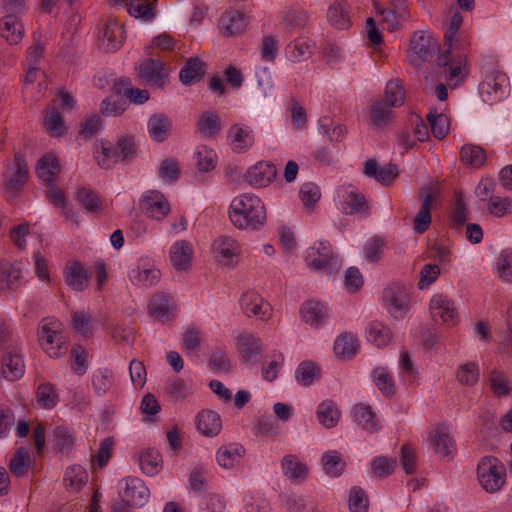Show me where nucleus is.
Returning <instances> with one entry per match:
<instances>
[{
	"instance_id": "nucleus-16",
	"label": "nucleus",
	"mask_w": 512,
	"mask_h": 512,
	"mask_svg": "<svg viewBox=\"0 0 512 512\" xmlns=\"http://www.w3.org/2000/svg\"><path fill=\"white\" fill-rule=\"evenodd\" d=\"M364 173L366 176L374 178L384 186L391 185L399 174L396 164L389 163L383 167H378V163L375 159H369L365 162Z\"/></svg>"
},
{
	"instance_id": "nucleus-22",
	"label": "nucleus",
	"mask_w": 512,
	"mask_h": 512,
	"mask_svg": "<svg viewBox=\"0 0 512 512\" xmlns=\"http://www.w3.org/2000/svg\"><path fill=\"white\" fill-rule=\"evenodd\" d=\"M193 249L189 242L185 240L174 243L170 250V260L172 266L177 271H185L191 265Z\"/></svg>"
},
{
	"instance_id": "nucleus-32",
	"label": "nucleus",
	"mask_w": 512,
	"mask_h": 512,
	"mask_svg": "<svg viewBox=\"0 0 512 512\" xmlns=\"http://www.w3.org/2000/svg\"><path fill=\"white\" fill-rule=\"evenodd\" d=\"M282 470L285 476L295 482H302L307 477L308 468L297 456L288 454L283 457Z\"/></svg>"
},
{
	"instance_id": "nucleus-63",
	"label": "nucleus",
	"mask_w": 512,
	"mask_h": 512,
	"mask_svg": "<svg viewBox=\"0 0 512 512\" xmlns=\"http://www.w3.org/2000/svg\"><path fill=\"white\" fill-rule=\"evenodd\" d=\"M165 390L175 400H183L192 393L190 387L179 377L169 379Z\"/></svg>"
},
{
	"instance_id": "nucleus-34",
	"label": "nucleus",
	"mask_w": 512,
	"mask_h": 512,
	"mask_svg": "<svg viewBox=\"0 0 512 512\" xmlns=\"http://www.w3.org/2000/svg\"><path fill=\"white\" fill-rule=\"evenodd\" d=\"M94 158L102 169H112L116 163L120 162L118 151L115 145L101 141L100 148L98 145L94 151Z\"/></svg>"
},
{
	"instance_id": "nucleus-21",
	"label": "nucleus",
	"mask_w": 512,
	"mask_h": 512,
	"mask_svg": "<svg viewBox=\"0 0 512 512\" xmlns=\"http://www.w3.org/2000/svg\"><path fill=\"white\" fill-rule=\"evenodd\" d=\"M148 310L149 314L157 320H170V315L174 311L173 299L168 294L157 293L151 298Z\"/></svg>"
},
{
	"instance_id": "nucleus-46",
	"label": "nucleus",
	"mask_w": 512,
	"mask_h": 512,
	"mask_svg": "<svg viewBox=\"0 0 512 512\" xmlns=\"http://www.w3.org/2000/svg\"><path fill=\"white\" fill-rule=\"evenodd\" d=\"M390 328L378 321L369 324L367 339L377 347L387 346L391 340Z\"/></svg>"
},
{
	"instance_id": "nucleus-61",
	"label": "nucleus",
	"mask_w": 512,
	"mask_h": 512,
	"mask_svg": "<svg viewBox=\"0 0 512 512\" xmlns=\"http://www.w3.org/2000/svg\"><path fill=\"white\" fill-rule=\"evenodd\" d=\"M348 504L351 512H367L369 499L366 492L360 487H353L349 492Z\"/></svg>"
},
{
	"instance_id": "nucleus-43",
	"label": "nucleus",
	"mask_w": 512,
	"mask_h": 512,
	"mask_svg": "<svg viewBox=\"0 0 512 512\" xmlns=\"http://www.w3.org/2000/svg\"><path fill=\"white\" fill-rule=\"evenodd\" d=\"M128 13L135 18L150 21L155 17V6L149 0H124Z\"/></svg>"
},
{
	"instance_id": "nucleus-30",
	"label": "nucleus",
	"mask_w": 512,
	"mask_h": 512,
	"mask_svg": "<svg viewBox=\"0 0 512 512\" xmlns=\"http://www.w3.org/2000/svg\"><path fill=\"white\" fill-rule=\"evenodd\" d=\"M303 321L313 327H319L327 318V308L320 302L307 301L300 310Z\"/></svg>"
},
{
	"instance_id": "nucleus-45",
	"label": "nucleus",
	"mask_w": 512,
	"mask_h": 512,
	"mask_svg": "<svg viewBox=\"0 0 512 512\" xmlns=\"http://www.w3.org/2000/svg\"><path fill=\"white\" fill-rule=\"evenodd\" d=\"M380 100L389 106H402L405 101V90L400 80L393 79L388 81L385 87L384 98Z\"/></svg>"
},
{
	"instance_id": "nucleus-24",
	"label": "nucleus",
	"mask_w": 512,
	"mask_h": 512,
	"mask_svg": "<svg viewBox=\"0 0 512 512\" xmlns=\"http://www.w3.org/2000/svg\"><path fill=\"white\" fill-rule=\"evenodd\" d=\"M223 35L232 36L243 32L247 26V19L244 14L237 10L227 11L219 20Z\"/></svg>"
},
{
	"instance_id": "nucleus-14",
	"label": "nucleus",
	"mask_w": 512,
	"mask_h": 512,
	"mask_svg": "<svg viewBox=\"0 0 512 512\" xmlns=\"http://www.w3.org/2000/svg\"><path fill=\"white\" fill-rule=\"evenodd\" d=\"M430 312L433 319L439 317L449 325H455L458 321L454 303L443 294H435L431 298Z\"/></svg>"
},
{
	"instance_id": "nucleus-51",
	"label": "nucleus",
	"mask_w": 512,
	"mask_h": 512,
	"mask_svg": "<svg viewBox=\"0 0 512 512\" xmlns=\"http://www.w3.org/2000/svg\"><path fill=\"white\" fill-rule=\"evenodd\" d=\"M76 200L79 206L87 212H98L102 202L98 194L88 188H80L76 193Z\"/></svg>"
},
{
	"instance_id": "nucleus-20",
	"label": "nucleus",
	"mask_w": 512,
	"mask_h": 512,
	"mask_svg": "<svg viewBox=\"0 0 512 512\" xmlns=\"http://www.w3.org/2000/svg\"><path fill=\"white\" fill-rule=\"evenodd\" d=\"M60 163L58 158L48 153L42 156L36 164V175L47 184L54 183L60 173Z\"/></svg>"
},
{
	"instance_id": "nucleus-40",
	"label": "nucleus",
	"mask_w": 512,
	"mask_h": 512,
	"mask_svg": "<svg viewBox=\"0 0 512 512\" xmlns=\"http://www.w3.org/2000/svg\"><path fill=\"white\" fill-rule=\"evenodd\" d=\"M460 160L473 168H480L486 161V152L478 145L465 144L460 150Z\"/></svg>"
},
{
	"instance_id": "nucleus-12",
	"label": "nucleus",
	"mask_w": 512,
	"mask_h": 512,
	"mask_svg": "<svg viewBox=\"0 0 512 512\" xmlns=\"http://www.w3.org/2000/svg\"><path fill=\"white\" fill-rule=\"evenodd\" d=\"M125 39V31L116 19L108 18L104 24L101 35L100 45L106 52L118 50Z\"/></svg>"
},
{
	"instance_id": "nucleus-8",
	"label": "nucleus",
	"mask_w": 512,
	"mask_h": 512,
	"mask_svg": "<svg viewBox=\"0 0 512 512\" xmlns=\"http://www.w3.org/2000/svg\"><path fill=\"white\" fill-rule=\"evenodd\" d=\"M419 196L421 199V207L417 212L413 220V229L416 233L422 234L430 227L431 218V206L435 199V194L432 187L423 186L419 190Z\"/></svg>"
},
{
	"instance_id": "nucleus-41",
	"label": "nucleus",
	"mask_w": 512,
	"mask_h": 512,
	"mask_svg": "<svg viewBox=\"0 0 512 512\" xmlns=\"http://www.w3.org/2000/svg\"><path fill=\"white\" fill-rule=\"evenodd\" d=\"M115 147L118 151L120 162L129 164L138 154V146L133 135H123L116 141Z\"/></svg>"
},
{
	"instance_id": "nucleus-59",
	"label": "nucleus",
	"mask_w": 512,
	"mask_h": 512,
	"mask_svg": "<svg viewBox=\"0 0 512 512\" xmlns=\"http://www.w3.org/2000/svg\"><path fill=\"white\" fill-rule=\"evenodd\" d=\"M29 464V453L25 448L21 447L16 450L13 458L10 460L9 469L13 475L22 477L28 471Z\"/></svg>"
},
{
	"instance_id": "nucleus-5",
	"label": "nucleus",
	"mask_w": 512,
	"mask_h": 512,
	"mask_svg": "<svg viewBox=\"0 0 512 512\" xmlns=\"http://www.w3.org/2000/svg\"><path fill=\"white\" fill-rule=\"evenodd\" d=\"M383 302L394 318L403 316L410 307V296L405 284L391 283L383 292Z\"/></svg>"
},
{
	"instance_id": "nucleus-48",
	"label": "nucleus",
	"mask_w": 512,
	"mask_h": 512,
	"mask_svg": "<svg viewBox=\"0 0 512 512\" xmlns=\"http://www.w3.org/2000/svg\"><path fill=\"white\" fill-rule=\"evenodd\" d=\"M384 101L376 100L372 103L370 108V120L373 125L383 127L390 123L392 119V108Z\"/></svg>"
},
{
	"instance_id": "nucleus-4",
	"label": "nucleus",
	"mask_w": 512,
	"mask_h": 512,
	"mask_svg": "<svg viewBox=\"0 0 512 512\" xmlns=\"http://www.w3.org/2000/svg\"><path fill=\"white\" fill-rule=\"evenodd\" d=\"M438 49L437 40L426 31H416L410 38L409 58L413 65L419 66L431 59Z\"/></svg>"
},
{
	"instance_id": "nucleus-37",
	"label": "nucleus",
	"mask_w": 512,
	"mask_h": 512,
	"mask_svg": "<svg viewBox=\"0 0 512 512\" xmlns=\"http://www.w3.org/2000/svg\"><path fill=\"white\" fill-rule=\"evenodd\" d=\"M354 418L357 424L368 432L372 433L380 429V424L368 405L357 404L354 407Z\"/></svg>"
},
{
	"instance_id": "nucleus-33",
	"label": "nucleus",
	"mask_w": 512,
	"mask_h": 512,
	"mask_svg": "<svg viewBox=\"0 0 512 512\" xmlns=\"http://www.w3.org/2000/svg\"><path fill=\"white\" fill-rule=\"evenodd\" d=\"M359 348L357 338L349 332L341 333L335 340L334 351L338 358L351 359Z\"/></svg>"
},
{
	"instance_id": "nucleus-54",
	"label": "nucleus",
	"mask_w": 512,
	"mask_h": 512,
	"mask_svg": "<svg viewBox=\"0 0 512 512\" xmlns=\"http://www.w3.org/2000/svg\"><path fill=\"white\" fill-rule=\"evenodd\" d=\"M87 480V473L80 465L69 466L64 473V484L66 487L78 491Z\"/></svg>"
},
{
	"instance_id": "nucleus-42",
	"label": "nucleus",
	"mask_w": 512,
	"mask_h": 512,
	"mask_svg": "<svg viewBox=\"0 0 512 512\" xmlns=\"http://www.w3.org/2000/svg\"><path fill=\"white\" fill-rule=\"evenodd\" d=\"M229 137L231 138V145L234 151L242 152L249 149L254 142L252 131L234 125L229 130Z\"/></svg>"
},
{
	"instance_id": "nucleus-3",
	"label": "nucleus",
	"mask_w": 512,
	"mask_h": 512,
	"mask_svg": "<svg viewBox=\"0 0 512 512\" xmlns=\"http://www.w3.org/2000/svg\"><path fill=\"white\" fill-rule=\"evenodd\" d=\"M477 479L486 492L495 493L506 482V468L498 458L484 456L477 465Z\"/></svg>"
},
{
	"instance_id": "nucleus-6",
	"label": "nucleus",
	"mask_w": 512,
	"mask_h": 512,
	"mask_svg": "<svg viewBox=\"0 0 512 512\" xmlns=\"http://www.w3.org/2000/svg\"><path fill=\"white\" fill-rule=\"evenodd\" d=\"M141 211L155 220L164 219L170 212V204L163 193L157 190L146 192L139 202Z\"/></svg>"
},
{
	"instance_id": "nucleus-62",
	"label": "nucleus",
	"mask_w": 512,
	"mask_h": 512,
	"mask_svg": "<svg viewBox=\"0 0 512 512\" xmlns=\"http://www.w3.org/2000/svg\"><path fill=\"white\" fill-rule=\"evenodd\" d=\"M479 369L474 362H468L460 366L456 378L461 385L473 386L478 381Z\"/></svg>"
},
{
	"instance_id": "nucleus-23",
	"label": "nucleus",
	"mask_w": 512,
	"mask_h": 512,
	"mask_svg": "<svg viewBox=\"0 0 512 512\" xmlns=\"http://www.w3.org/2000/svg\"><path fill=\"white\" fill-rule=\"evenodd\" d=\"M245 454V449L241 444L230 443L219 447L216 453V460L220 467L224 469H231Z\"/></svg>"
},
{
	"instance_id": "nucleus-47",
	"label": "nucleus",
	"mask_w": 512,
	"mask_h": 512,
	"mask_svg": "<svg viewBox=\"0 0 512 512\" xmlns=\"http://www.w3.org/2000/svg\"><path fill=\"white\" fill-rule=\"evenodd\" d=\"M161 277V273L156 268L137 267L130 273L132 282L136 285L150 287L155 285Z\"/></svg>"
},
{
	"instance_id": "nucleus-57",
	"label": "nucleus",
	"mask_w": 512,
	"mask_h": 512,
	"mask_svg": "<svg viewBox=\"0 0 512 512\" xmlns=\"http://www.w3.org/2000/svg\"><path fill=\"white\" fill-rule=\"evenodd\" d=\"M53 436L55 449L60 453H69L75 442L70 430L64 426H58L55 428Z\"/></svg>"
},
{
	"instance_id": "nucleus-64",
	"label": "nucleus",
	"mask_w": 512,
	"mask_h": 512,
	"mask_svg": "<svg viewBox=\"0 0 512 512\" xmlns=\"http://www.w3.org/2000/svg\"><path fill=\"white\" fill-rule=\"evenodd\" d=\"M499 277L507 283H512V251H503L497 260Z\"/></svg>"
},
{
	"instance_id": "nucleus-52",
	"label": "nucleus",
	"mask_w": 512,
	"mask_h": 512,
	"mask_svg": "<svg viewBox=\"0 0 512 512\" xmlns=\"http://www.w3.org/2000/svg\"><path fill=\"white\" fill-rule=\"evenodd\" d=\"M321 375L320 368L312 361H303L296 369L295 377L299 384L309 386Z\"/></svg>"
},
{
	"instance_id": "nucleus-50",
	"label": "nucleus",
	"mask_w": 512,
	"mask_h": 512,
	"mask_svg": "<svg viewBox=\"0 0 512 512\" xmlns=\"http://www.w3.org/2000/svg\"><path fill=\"white\" fill-rule=\"evenodd\" d=\"M161 462L162 460L159 452L154 449H147L139 456L140 468L149 476H153L159 472Z\"/></svg>"
},
{
	"instance_id": "nucleus-39",
	"label": "nucleus",
	"mask_w": 512,
	"mask_h": 512,
	"mask_svg": "<svg viewBox=\"0 0 512 512\" xmlns=\"http://www.w3.org/2000/svg\"><path fill=\"white\" fill-rule=\"evenodd\" d=\"M489 384L496 397H504L512 392V381L501 370L493 369L490 371Z\"/></svg>"
},
{
	"instance_id": "nucleus-55",
	"label": "nucleus",
	"mask_w": 512,
	"mask_h": 512,
	"mask_svg": "<svg viewBox=\"0 0 512 512\" xmlns=\"http://www.w3.org/2000/svg\"><path fill=\"white\" fill-rule=\"evenodd\" d=\"M373 380L380 392L390 397L395 394V383L391 374L382 367H378L373 370Z\"/></svg>"
},
{
	"instance_id": "nucleus-10",
	"label": "nucleus",
	"mask_w": 512,
	"mask_h": 512,
	"mask_svg": "<svg viewBox=\"0 0 512 512\" xmlns=\"http://www.w3.org/2000/svg\"><path fill=\"white\" fill-rule=\"evenodd\" d=\"M63 275L65 283L73 291L81 292L89 286L91 273L78 260L69 261L63 269Z\"/></svg>"
},
{
	"instance_id": "nucleus-60",
	"label": "nucleus",
	"mask_w": 512,
	"mask_h": 512,
	"mask_svg": "<svg viewBox=\"0 0 512 512\" xmlns=\"http://www.w3.org/2000/svg\"><path fill=\"white\" fill-rule=\"evenodd\" d=\"M427 121L430 123L431 132L435 138L442 140L447 136L449 122L445 114L429 112L427 115Z\"/></svg>"
},
{
	"instance_id": "nucleus-1",
	"label": "nucleus",
	"mask_w": 512,
	"mask_h": 512,
	"mask_svg": "<svg viewBox=\"0 0 512 512\" xmlns=\"http://www.w3.org/2000/svg\"><path fill=\"white\" fill-rule=\"evenodd\" d=\"M229 217L238 229L258 230L266 221V210L258 196L244 193L232 200Z\"/></svg>"
},
{
	"instance_id": "nucleus-44",
	"label": "nucleus",
	"mask_w": 512,
	"mask_h": 512,
	"mask_svg": "<svg viewBox=\"0 0 512 512\" xmlns=\"http://www.w3.org/2000/svg\"><path fill=\"white\" fill-rule=\"evenodd\" d=\"M308 22L309 15L302 8H290L283 16V25L288 31L304 29Z\"/></svg>"
},
{
	"instance_id": "nucleus-11",
	"label": "nucleus",
	"mask_w": 512,
	"mask_h": 512,
	"mask_svg": "<svg viewBox=\"0 0 512 512\" xmlns=\"http://www.w3.org/2000/svg\"><path fill=\"white\" fill-rule=\"evenodd\" d=\"M277 176V168L271 162L259 161L251 166L245 174L249 185L262 188L268 186Z\"/></svg>"
},
{
	"instance_id": "nucleus-28",
	"label": "nucleus",
	"mask_w": 512,
	"mask_h": 512,
	"mask_svg": "<svg viewBox=\"0 0 512 512\" xmlns=\"http://www.w3.org/2000/svg\"><path fill=\"white\" fill-rule=\"evenodd\" d=\"M206 65L199 58H189L181 68L179 79L183 85L199 82L204 76Z\"/></svg>"
},
{
	"instance_id": "nucleus-2",
	"label": "nucleus",
	"mask_w": 512,
	"mask_h": 512,
	"mask_svg": "<svg viewBox=\"0 0 512 512\" xmlns=\"http://www.w3.org/2000/svg\"><path fill=\"white\" fill-rule=\"evenodd\" d=\"M63 324L54 317L42 318L37 329L40 346L51 358H58L66 350V341L62 335Z\"/></svg>"
},
{
	"instance_id": "nucleus-49",
	"label": "nucleus",
	"mask_w": 512,
	"mask_h": 512,
	"mask_svg": "<svg viewBox=\"0 0 512 512\" xmlns=\"http://www.w3.org/2000/svg\"><path fill=\"white\" fill-rule=\"evenodd\" d=\"M36 400L44 409L54 408L59 401V396L54 385L50 382L40 384L36 391Z\"/></svg>"
},
{
	"instance_id": "nucleus-13",
	"label": "nucleus",
	"mask_w": 512,
	"mask_h": 512,
	"mask_svg": "<svg viewBox=\"0 0 512 512\" xmlns=\"http://www.w3.org/2000/svg\"><path fill=\"white\" fill-rule=\"evenodd\" d=\"M430 443L435 452L442 458L451 460L456 450L454 439L452 438L449 428L444 424H439L435 428V432L429 437Z\"/></svg>"
},
{
	"instance_id": "nucleus-38",
	"label": "nucleus",
	"mask_w": 512,
	"mask_h": 512,
	"mask_svg": "<svg viewBox=\"0 0 512 512\" xmlns=\"http://www.w3.org/2000/svg\"><path fill=\"white\" fill-rule=\"evenodd\" d=\"M327 19L337 29H348L351 25L350 16L343 1H336L329 7Z\"/></svg>"
},
{
	"instance_id": "nucleus-56",
	"label": "nucleus",
	"mask_w": 512,
	"mask_h": 512,
	"mask_svg": "<svg viewBox=\"0 0 512 512\" xmlns=\"http://www.w3.org/2000/svg\"><path fill=\"white\" fill-rule=\"evenodd\" d=\"M322 462L326 474L333 477L341 475L346 466L344 460L337 451H327L322 457Z\"/></svg>"
},
{
	"instance_id": "nucleus-58",
	"label": "nucleus",
	"mask_w": 512,
	"mask_h": 512,
	"mask_svg": "<svg viewBox=\"0 0 512 512\" xmlns=\"http://www.w3.org/2000/svg\"><path fill=\"white\" fill-rule=\"evenodd\" d=\"M44 124L51 136L59 137L65 133L63 118L57 108H49L44 118Z\"/></svg>"
},
{
	"instance_id": "nucleus-29",
	"label": "nucleus",
	"mask_w": 512,
	"mask_h": 512,
	"mask_svg": "<svg viewBox=\"0 0 512 512\" xmlns=\"http://www.w3.org/2000/svg\"><path fill=\"white\" fill-rule=\"evenodd\" d=\"M333 256L331 247L321 242L318 248L309 250L306 262L314 270H325L333 260Z\"/></svg>"
},
{
	"instance_id": "nucleus-27",
	"label": "nucleus",
	"mask_w": 512,
	"mask_h": 512,
	"mask_svg": "<svg viewBox=\"0 0 512 512\" xmlns=\"http://www.w3.org/2000/svg\"><path fill=\"white\" fill-rule=\"evenodd\" d=\"M197 429L205 436H216L222 429L220 415L212 410H202L197 415Z\"/></svg>"
},
{
	"instance_id": "nucleus-31",
	"label": "nucleus",
	"mask_w": 512,
	"mask_h": 512,
	"mask_svg": "<svg viewBox=\"0 0 512 512\" xmlns=\"http://www.w3.org/2000/svg\"><path fill=\"white\" fill-rule=\"evenodd\" d=\"M3 377L9 381H16L24 374L22 357L11 351H7L2 360Z\"/></svg>"
},
{
	"instance_id": "nucleus-36",
	"label": "nucleus",
	"mask_w": 512,
	"mask_h": 512,
	"mask_svg": "<svg viewBox=\"0 0 512 512\" xmlns=\"http://www.w3.org/2000/svg\"><path fill=\"white\" fill-rule=\"evenodd\" d=\"M341 412L332 400L321 402L317 408L319 423L325 428L335 427L340 419Z\"/></svg>"
},
{
	"instance_id": "nucleus-7",
	"label": "nucleus",
	"mask_w": 512,
	"mask_h": 512,
	"mask_svg": "<svg viewBox=\"0 0 512 512\" xmlns=\"http://www.w3.org/2000/svg\"><path fill=\"white\" fill-rule=\"evenodd\" d=\"M137 76L141 83L156 87H163L167 79L164 63L155 59L142 61L137 67Z\"/></svg>"
},
{
	"instance_id": "nucleus-25",
	"label": "nucleus",
	"mask_w": 512,
	"mask_h": 512,
	"mask_svg": "<svg viewBox=\"0 0 512 512\" xmlns=\"http://www.w3.org/2000/svg\"><path fill=\"white\" fill-rule=\"evenodd\" d=\"M171 126V120L162 113L151 115L147 122V130L150 137L158 143L168 138Z\"/></svg>"
},
{
	"instance_id": "nucleus-15",
	"label": "nucleus",
	"mask_w": 512,
	"mask_h": 512,
	"mask_svg": "<svg viewBox=\"0 0 512 512\" xmlns=\"http://www.w3.org/2000/svg\"><path fill=\"white\" fill-rule=\"evenodd\" d=\"M125 483L124 491L120 494L125 500L131 502V506L141 507L149 498V489L145 483L136 477H127L123 480Z\"/></svg>"
},
{
	"instance_id": "nucleus-35",
	"label": "nucleus",
	"mask_w": 512,
	"mask_h": 512,
	"mask_svg": "<svg viewBox=\"0 0 512 512\" xmlns=\"http://www.w3.org/2000/svg\"><path fill=\"white\" fill-rule=\"evenodd\" d=\"M341 206L346 215L367 214L369 210L365 196L355 190L347 192Z\"/></svg>"
},
{
	"instance_id": "nucleus-9",
	"label": "nucleus",
	"mask_w": 512,
	"mask_h": 512,
	"mask_svg": "<svg viewBox=\"0 0 512 512\" xmlns=\"http://www.w3.org/2000/svg\"><path fill=\"white\" fill-rule=\"evenodd\" d=\"M28 166L25 158L20 154L14 155L13 164L7 165V173L4 175L7 190H20L28 180Z\"/></svg>"
},
{
	"instance_id": "nucleus-53",
	"label": "nucleus",
	"mask_w": 512,
	"mask_h": 512,
	"mask_svg": "<svg viewBox=\"0 0 512 512\" xmlns=\"http://www.w3.org/2000/svg\"><path fill=\"white\" fill-rule=\"evenodd\" d=\"M198 128L202 135L214 137L221 129V121L217 114L206 111L198 120Z\"/></svg>"
},
{
	"instance_id": "nucleus-19",
	"label": "nucleus",
	"mask_w": 512,
	"mask_h": 512,
	"mask_svg": "<svg viewBox=\"0 0 512 512\" xmlns=\"http://www.w3.org/2000/svg\"><path fill=\"white\" fill-rule=\"evenodd\" d=\"M23 34V25L16 15L8 14L0 19V35L5 38L10 45L18 44Z\"/></svg>"
},
{
	"instance_id": "nucleus-17",
	"label": "nucleus",
	"mask_w": 512,
	"mask_h": 512,
	"mask_svg": "<svg viewBox=\"0 0 512 512\" xmlns=\"http://www.w3.org/2000/svg\"><path fill=\"white\" fill-rule=\"evenodd\" d=\"M214 253L222 258L226 265L233 264L234 258H237L241 252V246L234 238L222 235L217 237L212 244Z\"/></svg>"
},
{
	"instance_id": "nucleus-18",
	"label": "nucleus",
	"mask_w": 512,
	"mask_h": 512,
	"mask_svg": "<svg viewBox=\"0 0 512 512\" xmlns=\"http://www.w3.org/2000/svg\"><path fill=\"white\" fill-rule=\"evenodd\" d=\"M241 306L248 317L256 316L262 320L268 319L271 315L270 304L265 302L256 293H246L241 298Z\"/></svg>"
},
{
	"instance_id": "nucleus-26",
	"label": "nucleus",
	"mask_w": 512,
	"mask_h": 512,
	"mask_svg": "<svg viewBox=\"0 0 512 512\" xmlns=\"http://www.w3.org/2000/svg\"><path fill=\"white\" fill-rule=\"evenodd\" d=\"M238 351L244 362H256L262 353V347L259 338L252 334H240L238 336Z\"/></svg>"
}]
</instances>
